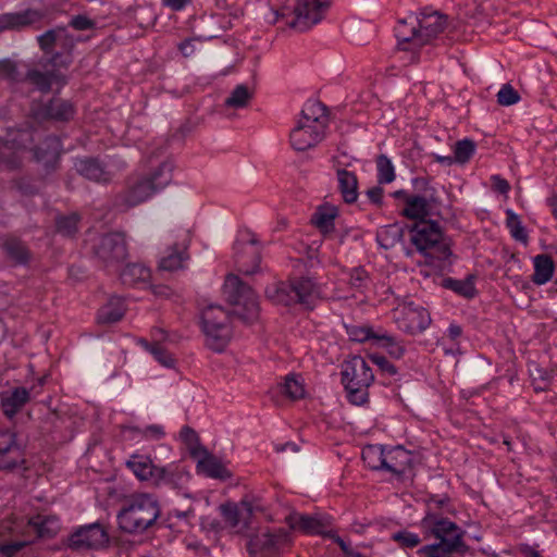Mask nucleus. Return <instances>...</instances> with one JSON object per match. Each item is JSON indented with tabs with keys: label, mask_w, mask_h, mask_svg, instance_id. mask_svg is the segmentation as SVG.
Returning a JSON list of instances; mask_svg holds the SVG:
<instances>
[{
	"label": "nucleus",
	"mask_w": 557,
	"mask_h": 557,
	"mask_svg": "<svg viewBox=\"0 0 557 557\" xmlns=\"http://www.w3.org/2000/svg\"><path fill=\"white\" fill-rule=\"evenodd\" d=\"M421 527L428 535L433 536L437 542L419 548L417 553L420 557L465 556L471 550L465 542L467 532L456 522L440 513L428 511L421 520Z\"/></svg>",
	"instance_id": "f257e3e1"
},
{
	"label": "nucleus",
	"mask_w": 557,
	"mask_h": 557,
	"mask_svg": "<svg viewBox=\"0 0 557 557\" xmlns=\"http://www.w3.org/2000/svg\"><path fill=\"white\" fill-rule=\"evenodd\" d=\"M160 516V503L154 495L135 493L125 499L116 518L122 532L141 534L154 527Z\"/></svg>",
	"instance_id": "f03ea898"
},
{
	"label": "nucleus",
	"mask_w": 557,
	"mask_h": 557,
	"mask_svg": "<svg viewBox=\"0 0 557 557\" xmlns=\"http://www.w3.org/2000/svg\"><path fill=\"white\" fill-rule=\"evenodd\" d=\"M173 169L172 162L164 161L149 174L131 178L120 196L123 205L135 207L165 188L173 178Z\"/></svg>",
	"instance_id": "7ed1b4c3"
},
{
	"label": "nucleus",
	"mask_w": 557,
	"mask_h": 557,
	"mask_svg": "<svg viewBox=\"0 0 557 557\" xmlns=\"http://www.w3.org/2000/svg\"><path fill=\"white\" fill-rule=\"evenodd\" d=\"M267 297L275 304L302 305L312 309L319 296V288L310 277H295L289 282H280L265 289Z\"/></svg>",
	"instance_id": "20e7f679"
},
{
	"label": "nucleus",
	"mask_w": 557,
	"mask_h": 557,
	"mask_svg": "<svg viewBox=\"0 0 557 557\" xmlns=\"http://www.w3.org/2000/svg\"><path fill=\"white\" fill-rule=\"evenodd\" d=\"M225 299L235 306L233 315L245 324H253L259 319L260 308L258 297L252 288L237 275L228 274L223 285Z\"/></svg>",
	"instance_id": "39448f33"
},
{
	"label": "nucleus",
	"mask_w": 557,
	"mask_h": 557,
	"mask_svg": "<svg viewBox=\"0 0 557 557\" xmlns=\"http://www.w3.org/2000/svg\"><path fill=\"white\" fill-rule=\"evenodd\" d=\"M341 375L348 400L357 406L366 404L368 388L374 381V374L367 361L360 356H354L344 363Z\"/></svg>",
	"instance_id": "423d86ee"
},
{
	"label": "nucleus",
	"mask_w": 557,
	"mask_h": 557,
	"mask_svg": "<svg viewBox=\"0 0 557 557\" xmlns=\"http://www.w3.org/2000/svg\"><path fill=\"white\" fill-rule=\"evenodd\" d=\"M231 315L220 306L210 305L201 313V326L206 344L213 351L221 352L232 338Z\"/></svg>",
	"instance_id": "0eeeda50"
},
{
	"label": "nucleus",
	"mask_w": 557,
	"mask_h": 557,
	"mask_svg": "<svg viewBox=\"0 0 557 557\" xmlns=\"http://www.w3.org/2000/svg\"><path fill=\"white\" fill-rule=\"evenodd\" d=\"M408 231L411 234L410 242L419 252L426 255L428 250H434L440 259H447L451 255L437 222L417 221L412 225H408Z\"/></svg>",
	"instance_id": "6e6552de"
},
{
	"label": "nucleus",
	"mask_w": 557,
	"mask_h": 557,
	"mask_svg": "<svg viewBox=\"0 0 557 557\" xmlns=\"http://www.w3.org/2000/svg\"><path fill=\"white\" fill-rule=\"evenodd\" d=\"M109 543V532L99 522L78 527L67 539V547L75 552L102 549L108 547Z\"/></svg>",
	"instance_id": "1a4fd4ad"
},
{
	"label": "nucleus",
	"mask_w": 557,
	"mask_h": 557,
	"mask_svg": "<svg viewBox=\"0 0 557 557\" xmlns=\"http://www.w3.org/2000/svg\"><path fill=\"white\" fill-rule=\"evenodd\" d=\"M95 256L107 269H115L127 258L125 235L121 232H111L100 237L94 247Z\"/></svg>",
	"instance_id": "9d476101"
},
{
	"label": "nucleus",
	"mask_w": 557,
	"mask_h": 557,
	"mask_svg": "<svg viewBox=\"0 0 557 557\" xmlns=\"http://www.w3.org/2000/svg\"><path fill=\"white\" fill-rule=\"evenodd\" d=\"M331 4V0H297L294 8L295 18L289 22V26L299 32L310 29L324 18Z\"/></svg>",
	"instance_id": "9b49d317"
},
{
	"label": "nucleus",
	"mask_w": 557,
	"mask_h": 557,
	"mask_svg": "<svg viewBox=\"0 0 557 557\" xmlns=\"http://www.w3.org/2000/svg\"><path fill=\"white\" fill-rule=\"evenodd\" d=\"M235 262L239 272L246 275L258 271L261 262L259 240L253 234L246 232L234 245Z\"/></svg>",
	"instance_id": "f8f14e48"
},
{
	"label": "nucleus",
	"mask_w": 557,
	"mask_h": 557,
	"mask_svg": "<svg viewBox=\"0 0 557 557\" xmlns=\"http://www.w3.org/2000/svg\"><path fill=\"white\" fill-rule=\"evenodd\" d=\"M516 3L518 0H474L466 11L467 24L480 30L491 25L492 18L506 11L505 3Z\"/></svg>",
	"instance_id": "ddd939ff"
},
{
	"label": "nucleus",
	"mask_w": 557,
	"mask_h": 557,
	"mask_svg": "<svg viewBox=\"0 0 557 557\" xmlns=\"http://www.w3.org/2000/svg\"><path fill=\"white\" fill-rule=\"evenodd\" d=\"M290 544L289 533L284 529L250 536L247 549L250 556L263 553H278Z\"/></svg>",
	"instance_id": "4468645a"
},
{
	"label": "nucleus",
	"mask_w": 557,
	"mask_h": 557,
	"mask_svg": "<svg viewBox=\"0 0 557 557\" xmlns=\"http://www.w3.org/2000/svg\"><path fill=\"white\" fill-rule=\"evenodd\" d=\"M418 21L420 29L418 36L419 47L431 44L447 27V15L441 14L437 11L420 12Z\"/></svg>",
	"instance_id": "2eb2a0df"
},
{
	"label": "nucleus",
	"mask_w": 557,
	"mask_h": 557,
	"mask_svg": "<svg viewBox=\"0 0 557 557\" xmlns=\"http://www.w3.org/2000/svg\"><path fill=\"white\" fill-rule=\"evenodd\" d=\"M325 129L322 126H313L312 124L297 122L292 129L289 138L292 147L297 151H306L315 147L323 140Z\"/></svg>",
	"instance_id": "dca6fc26"
},
{
	"label": "nucleus",
	"mask_w": 557,
	"mask_h": 557,
	"mask_svg": "<svg viewBox=\"0 0 557 557\" xmlns=\"http://www.w3.org/2000/svg\"><path fill=\"white\" fill-rule=\"evenodd\" d=\"M286 523L292 530L300 531L305 534H320L324 535L326 528L330 527L331 521L323 516H312L294 512L286 517Z\"/></svg>",
	"instance_id": "f3484780"
},
{
	"label": "nucleus",
	"mask_w": 557,
	"mask_h": 557,
	"mask_svg": "<svg viewBox=\"0 0 557 557\" xmlns=\"http://www.w3.org/2000/svg\"><path fill=\"white\" fill-rule=\"evenodd\" d=\"M193 457H199L197 468L207 476L220 480H226L232 473L215 456L211 455L203 446L191 449Z\"/></svg>",
	"instance_id": "a211bd4d"
},
{
	"label": "nucleus",
	"mask_w": 557,
	"mask_h": 557,
	"mask_svg": "<svg viewBox=\"0 0 557 557\" xmlns=\"http://www.w3.org/2000/svg\"><path fill=\"white\" fill-rule=\"evenodd\" d=\"M413 456L403 446L392 447L385 450L383 470L400 479L412 467Z\"/></svg>",
	"instance_id": "6ab92c4d"
},
{
	"label": "nucleus",
	"mask_w": 557,
	"mask_h": 557,
	"mask_svg": "<svg viewBox=\"0 0 557 557\" xmlns=\"http://www.w3.org/2000/svg\"><path fill=\"white\" fill-rule=\"evenodd\" d=\"M76 171L85 178L96 183H108L111 181V174L106 165L98 159L86 157L75 161Z\"/></svg>",
	"instance_id": "aec40b11"
},
{
	"label": "nucleus",
	"mask_w": 557,
	"mask_h": 557,
	"mask_svg": "<svg viewBox=\"0 0 557 557\" xmlns=\"http://www.w3.org/2000/svg\"><path fill=\"white\" fill-rule=\"evenodd\" d=\"M419 21L418 15L410 14L405 18L398 21L395 27V36L398 40V46L403 50H408L407 45H411L412 47L418 46V36H419Z\"/></svg>",
	"instance_id": "412c9836"
},
{
	"label": "nucleus",
	"mask_w": 557,
	"mask_h": 557,
	"mask_svg": "<svg viewBox=\"0 0 557 557\" xmlns=\"http://www.w3.org/2000/svg\"><path fill=\"white\" fill-rule=\"evenodd\" d=\"M431 323V317L426 309L419 308H407L404 312L403 321L399 323V327L411 335L418 334L426 330Z\"/></svg>",
	"instance_id": "4be33fe9"
},
{
	"label": "nucleus",
	"mask_w": 557,
	"mask_h": 557,
	"mask_svg": "<svg viewBox=\"0 0 557 557\" xmlns=\"http://www.w3.org/2000/svg\"><path fill=\"white\" fill-rule=\"evenodd\" d=\"M1 248L5 257L15 265H27L32 259L30 250L18 237H4L1 244Z\"/></svg>",
	"instance_id": "5701e85b"
},
{
	"label": "nucleus",
	"mask_w": 557,
	"mask_h": 557,
	"mask_svg": "<svg viewBox=\"0 0 557 557\" xmlns=\"http://www.w3.org/2000/svg\"><path fill=\"white\" fill-rule=\"evenodd\" d=\"M29 392L25 387H15L1 394V408L5 417L12 419L29 401Z\"/></svg>",
	"instance_id": "b1692460"
},
{
	"label": "nucleus",
	"mask_w": 557,
	"mask_h": 557,
	"mask_svg": "<svg viewBox=\"0 0 557 557\" xmlns=\"http://www.w3.org/2000/svg\"><path fill=\"white\" fill-rule=\"evenodd\" d=\"M125 465L139 481L149 484H151L158 469V466L153 463L149 456L139 454L132 455Z\"/></svg>",
	"instance_id": "393cba45"
},
{
	"label": "nucleus",
	"mask_w": 557,
	"mask_h": 557,
	"mask_svg": "<svg viewBox=\"0 0 557 557\" xmlns=\"http://www.w3.org/2000/svg\"><path fill=\"white\" fill-rule=\"evenodd\" d=\"M25 79L34 85L39 91L47 94L51 90L52 83L61 85L66 84V78L58 70L40 72L38 70H29Z\"/></svg>",
	"instance_id": "a878e982"
},
{
	"label": "nucleus",
	"mask_w": 557,
	"mask_h": 557,
	"mask_svg": "<svg viewBox=\"0 0 557 557\" xmlns=\"http://www.w3.org/2000/svg\"><path fill=\"white\" fill-rule=\"evenodd\" d=\"M432 195H413L407 199V203L401 210V215L407 219L417 221H424L430 215V200Z\"/></svg>",
	"instance_id": "bb28decb"
},
{
	"label": "nucleus",
	"mask_w": 557,
	"mask_h": 557,
	"mask_svg": "<svg viewBox=\"0 0 557 557\" xmlns=\"http://www.w3.org/2000/svg\"><path fill=\"white\" fill-rule=\"evenodd\" d=\"M337 216L338 208L330 203H324L317 208L311 216V222L326 236L334 232V221Z\"/></svg>",
	"instance_id": "cd10ccee"
},
{
	"label": "nucleus",
	"mask_w": 557,
	"mask_h": 557,
	"mask_svg": "<svg viewBox=\"0 0 557 557\" xmlns=\"http://www.w3.org/2000/svg\"><path fill=\"white\" fill-rule=\"evenodd\" d=\"M338 190L346 203H354L358 199V178L354 172L338 168L336 170Z\"/></svg>",
	"instance_id": "c85d7f7f"
},
{
	"label": "nucleus",
	"mask_w": 557,
	"mask_h": 557,
	"mask_svg": "<svg viewBox=\"0 0 557 557\" xmlns=\"http://www.w3.org/2000/svg\"><path fill=\"white\" fill-rule=\"evenodd\" d=\"M297 122L322 126L325 129L329 122L327 108L319 101H307Z\"/></svg>",
	"instance_id": "c756f323"
},
{
	"label": "nucleus",
	"mask_w": 557,
	"mask_h": 557,
	"mask_svg": "<svg viewBox=\"0 0 557 557\" xmlns=\"http://www.w3.org/2000/svg\"><path fill=\"white\" fill-rule=\"evenodd\" d=\"M125 311L123 298L113 296L98 310L97 320L101 324L115 323L124 317Z\"/></svg>",
	"instance_id": "7c9ffc66"
},
{
	"label": "nucleus",
	"mask_w": 557,
	"mask_h": 557,
	"mask_svg": "<svg viewBox=\"0 0 557 557\" xmlns=\"http://www.w3.org/2000/svg\"><path fill=\"white\" fill-rule=\"evenodd\" d=\"M184 480V473L177 466L169 465L166 467H158L154 473L151 485L153 486H169L171 488H180Z\"/></svg>",
	"instance_id": "2f4dec72"
},
{
	"label": "nucleus",
	"mask_w": 557,
	"mask_h": 557,
	"mask_svg": "<svg viewBox=\"0 0 557 557\" xmlns=\"http://www.w3.org/2000/svg\"><path fill=\"white\" fill-rule=\"evenodd\" d=\"M42 115L55 121H69L74 115L73 104L60 98H52L42 108Z\"/></svg>",
	"instance_id": "473e14b6"
},
{
	"label": "nucleus",
	"mask_w": 557,
	"mask_h": 557,
	"mask_svg": "<svg viewBox=\"0 0 557 557\" xmlns=\"http://www.w3.org/2000/svg\"><path fill=\"white\" fill-rule=\"evenodd\" d=\"M534 273L532 282L535 285H543L550 281L555 271L553 258L547 253H541L533 258Z\"/></svg>",
	"instance_id": "72a5a7b5"
},
{
	"label": "nucleus",
	"mask_w": 557,
	"mask_h": 557,
	"mask_svg": "<svg viewBox=\"0 0 557 557\" xmlns=\"http://www.w3.org/2000/svg\"><path fill=\"white\" fill-rule=\"evenodd\" d=\"M475 278L476 276L474 274H469L465 280L445 277L442 281V286L446 289L453 290L459 296L472 299L478 294L474 285Z\"/></svg>",
	"instance_id": "f704fd0d"
},
{
	"label": "nucleus",
	"mask_w": 557,
	"mask_h": 557,
	"mask_svg": "<svg viewBox=\"0 0 557 557\" xmlns=\"http://www.w3.org/2000/svg\"><path fill=\"white\" fill-rule=\"evenodd\" d=\"M406 228L408 225L399 223L382 226L376 233V240L381 247L389 249L403 240Z\"/></svg>",
	"instance_id": "c9c22d12"
},
{
	"label": "nucleus",
	"mask_w": 557,
	"mask_h": 557,
	"mask_svg": "<svg viewBox=\"0 0 557 557\" xmlns=\"http://www.w3.org/2000/svg\"><path fill=\"white\" fill-rule=\"evenodd\" d=\"M28 524L39 537H52L60 529L59 519L55 516L37 515L28 520Z\"/></svg>",
	"instance_id": "e433bc0d"
},
{
	"label": "nucleus",
	"mask_w": 557,
	"mask_h": 557,
	"mask_svg": "<svg viewBox=\"0 0 557 557\" xmlns=\"http://www.w3.org/2000/svg\"><path fill=\"white\" fill-rule=\"evenodd\" d=\"M150 276V270L140 263H128L120 273L122 284L127 286L145 283Z\"/></svg>",
	"instance_id": "4c0bfd02"
},
{
	"label": "nucleus",
	"mask_w": 557,
	"mask_h": 557,
	"mask_svg": "<svg viewBox=\"0 0 557 557\" xmlns=\"http://www.w3.org/2000/svg\"><path fill=\"white\" fill-rule=\"evenodd\" d=\"M187 245H173L169 253L161 258L159 269L164 271H175L183 267V262L188 258L186 253Z\"/></svg>",
	"instance_id": "58836bf2"
},
{
	"label": "nucleus",
	"mask_w": 557,
	"mask_h": 557,
	"mask_svg": "<svg viewBox=\"0 0 557 557\" xmlns=\"http://www.w3.org/2000/svg\"><path fill=\"white\" fill-rule=\"evenodd\" d=\"M385 450L382 445H367L361 451V458L369 469L381 471L384 467Z\"/></svg>",
	"instance_id": "ea45409f"
},
{
	"label": "nucleus",
	"mask_w": 557,
	"mask_h": 557,
	"mask_svg": "<svg viewBox=\"0 0 557 557\" xmlns=\"http://www.w3.org/2000/svg\"><path fill=\"white\" fill-rule=\"evenodd\" d=\"M253 92L246 85H237L231 95L224 100L225 108L244 109L249 106Z\"/></svg>",
	"instance_id": "a19ab883"
},
{
	"label": "nucleus",
	"mask_w": 557,
	"mask_h": 557,
	"mask_svg": "<svg viewBox=\"0 0 557 557\" xmlns=\"http://www.w3.org/2000/svg\"><path fill=\"white\" fill-rule=\"evenodd\" d=\"M81 216L76 212L55 216V232L64 237H73L78 231Z\"/></svg>",
	"instance_id": "79ce46f5"
},
{
	"label": "nucleus",
	"mask_w": 557,
	"mask_h": 557,
	"mask_svg": "<svg viewBox=\"0 0 557 557\" xmlns=\"http://www.w3.org/2000/svg\"><path fill=\"white\" fill-rule=\"evenodd\" d=\"M30 15V11L0 15V30L27 26L33 22Z\"/></svg>",
	"instance_id": "37998d69"
},
{
	"label": "nucleus",
	"mask_w": 557,
	"mask_h": 557,
	"mask_svg": "<svg viewBox=\"0 0 557 557\" xmlns=\"http://www.w3.org/2000/svg\"><path fill=\"white\" fill-rule=\"evenodd\" d=\"M60 141L55 136H48L40 146L35 147L34 154L38 161L55 159L59 156Z\"/></svg>",
	"instance_id": "c03bdc74"
},
{
	"label": "nucleus",
	"mask_w": 557,
	"mask_h": 557,
	"mask_svg": "<svg viewBox=\"0 0 557 557\" xmlns=\"http://www.w3.org/2000/svg\"><path fill=\"white\" fill-rule=\"evenodd\" d=\"M476 145L472 139L465 138L458 140L454 146V159L456 163L465 164L469 162L475 152Z\"/></svg>",
	"instance_id": "a18cd8bd"
},
{
	"label": "nucleus",
	"mask_w": 557,
	"mask_h": 557,
	"mask_svg": "<svg viewBox=\"0 0 557 557\" xmlns=\"http://www.w3.org/2000/svg\"><path fill=\"white\" fill-rule=\"evenodd\" d=\"M375 162L379 184L392 183L395 180V170L391 159L385 154H380Z\"/></svg>",
	"instance_id": "49530a36"
},
{
	"label": "nucleus",
	"mask_w": 557,
	"mask_h": 557,
	"mask_svg": "<svg viewBox=\"0 0 557 557\" xmlns=\"http://www.w3.org/2000/svg\"><path fill=\"white\" fill-rule=\"evenodd\" d=\"M506 225L516 240L527 243L528 234L525 228L523 227L519 215L510 209L506 211Z\"/></svg>",
	"instance_id": "de8ad7c7"
},
{
	"label": "nucleus",
	"mask_w": 557,
	"mask_h": 557,
	"mask_svg": "<svg viewBox=\"0 0 557 557\" xmlns=\"http://www.w3.org/2000/svg\"><path fill=\"white\" fill-rule=\"evenodd\" d=\"M145 348L159 361L162 366L171 368L174 366V358L168 352V350L161 346L159 343H148L147 341H141Z\"/></svg>",
	"instance_id": "09e8293b"
},
{
	"label": "nucleus",
	"mask_w": 557,
	"mask_h": 557,
	"mask_svg": "<svg viewBox=\"0 0 557 557\" xmlns=\"http://www.w3.org/2000/svg\"><path fill=\"white\" fill-rule=\"evenodd\" d=\"M347 333L351 341L358 343H364L370 339H374L377 342L380 333H375L373 329L369 325H352L347 327Z\"/></svg>",
	"instance_id": "8fccbe9b"
},
{
	"label": "nucleus",
	"mask_w": 557,
	"mask_h": 557,
	"mask_svg": "<svg viewBox=\"0 0 557 557\" xmlns=\"http://www.w3.org/2000/svg\"><path fill=\"white\" fill-rule=\"evenodd\" d=\"M281 392L294 400L302 398L305 395V388L295 375H287L285 377V382L281 386Z\"/></svg>",
	"instance_id": "3c124183"
},
{
	"label": "nucleus",
	"mask_w": 557,
	"mask_h": 557,
	"mask_svg": "<svg viewBox=\"0 0 557 557\" xmlns=\"http://www.w3.org/2000/svg\"><path fill=\"white\" fill-rule=\"evenodd\" d=\"M377 342L395 359H400L405 354V347L386 333L380 334Z\"/></svg>",
	"instance_id": "603ef678"
},
{
	"label": "nucleus",
	"mask_w": 557,
	"mask_h": 557,
	"mask_svg": "<svg viewBox=\"0 0 557 557\" xmlns=\"http://www.w3.org/2000/svg\"><path fill=\"white\" fill-rule=\"evenodd\" d=\"M392 540L398 543L401 548H414L421 543L417 533L401 530L392 534Z\"/></svg>",
	"instance_id": "864d4df0"
},
{
	"label": "nucleus",
	"mask_w": 557,
	"mask_h": 557,
	"mask_svg": "<svg viewBox=\"0 0 557 557\" xmlns=\"http://www.w3.org/2000/svg\"><path fill=\"white\" fill-rule=\"evenodd\" d=\"M75 42L76 39L65 27H57V46L61 48V52L72 54Z\"/></svg>",
	"instance_id": "5fc2aeb1"
},
{
	"label": "nucleus",
	"mask_w": 557,
	"mask_h": 557,
	"mask_svg": "<svg viewBox=\"0 0 557 557\" xmlns=\"http://www.w3.org/2000/svg\"><path fill=\"white\" fill-rule=\"evenodd\" d=\"M519 100L518 91L509 84H505L497 94V102L500 106H512Z\"/></svg>",
	"instance_id": "6e6d98bb"
},
{
	"label": "nucleus",
	"mask_w": 557,
	"mask_h": 557,
	"mask_svg": "<svg viewBox=\"0 0 557 557\" xmlns=\"http://www.w3.org/2000/svg\"><path fill=\"white\" fill-rule=\"evenodd\" d=\"M14 449H18L16 434L9 430L0 431V456H4Z\"/></svg>",
	"instance_id": "4d7b16f0"
},
{
	"label": "nucleus",
	"mask_w": 557,
	"mask_h": 557,
	"mask_svg": "<svg viewBox=\"0 0 557 557\" xmlns=\"http://www.w3.org/2000/svg\"><path fill=\"white\" fill-rule=\"evenodd\" d=\"M0 77L10 82L21 81L16 63L8 59L0 61Z\"/></svg>",
	"instance_id": "13d9d810"
},
{
	"label": "nucleus",
	"mask_w": 557,
	"mask_h": 557,
	"mask_svg": "<svg viewBox=\"0 0 557 557\" xmlns=\"http://www.w3.org/2000/svg\"><path fill=\"white\" fill-rule=\"evenodd\" d=\"M72 62V54L58 51L52 53L51 57L47 59L45 66L51 65L53 70H57V67L67 69Z\"/></svg>",
	"instance_id": "bf43d9fd"
},
{
	"label": "nucleus",
	"mask_w": 557,
	"mask_h": 557,
	"mask_svg": "<svg viewBox=\"0 0 557 557\" xmlns=\"http://www.w3.org/2000/svg\"><path fill=\"white\" fill-rule=\"evenodd\" d=\"M40 49L45 53H51L54 46H57V28L49 29L38 36L37 38Z\"/></svg>",
	"instance_id": "052dcab7"
},
{
	"label": "nucleus",
	"mask_w": 557,
	"mask_h": 557,
	"mask_svg": "<svg viewBox=\"0 0 557 557\" xmlns=\"http://www.w3.org/2000/svg\"><path fill=\"white\" fill-rule=\"evenodd\" d=\"M224 519L230 523L231 527H237L240 522L242 513L234 504H223L220 507Z\"/></svg>",
	"instance_id": "680f3d73"
},
{
	"label": "nucleus",
	"mask_w": 557,
	"mask_h": 557,
	"mask_svg": "<svg viewBox=\"0 0 557 557\" xmlns=\"http://www.w3.org/2000/svg\"><path fill=\"white\" fill-rule=\"evenodd\" d=\"M369 275L363 268H355L349 274V284L356 289H361L366 286Z\"/></svg>",
	"instance_id": "e2e57ef3"
},
{
	"label": "nucleus",
	"mask_w": 557,
	"mask_h": 557,
	"mask_svg": "<svg viewBox=\"0 0 557 557\" xmlns=\"http://www.w3.org/2000/svg\"><path fill=\"white\" fill-rule=\"evenodd\" d=\"M180 436H181L182 441L189 447L190 450L193 448L202 446L200 444L198 434L190 426H187V425L183 426L180 432Z\"/></svg>",
	"instance_id": "0e129e2a"
},
{
	"label": "nucleus",
	"mask_w": 557,
	"mask_h": 557,
	"mask_svg": "<svg viewBox=\"0 0 557 557\" xmlns=\"http://www.w3.org/2000/svg\"><path fill=\"white\" fill-rule=\"evenodd\" d=\"M370 359L383 373L388 375H395L397 373L396 367L389 362L386 357L375 354L372 355Z\"/></svg>",
	"instance_id": "69168bd1"
},
{
	"label": "nucleus",
	"mask_w": 557,
	"mask_h": 557,
	"mask_svg": "<svg viewBox=\"0 0 557 557\" xmlns=\"http://www.w3.org/2000/svg\"><path fill=\"white\" fill-rule=\"evenodd\" d=\"M133 430L144 437L153 440H160L165 434L163 428L158 424L148 425L143 430H140L139 428H134Z\"/></svg>",
	"instance_id": "338daca9"
},
{
	"label": "nucleus",
	"mask_w": 557,
	"mask_h": 557,
	"mask_svg": "<svg viewBox=\"0 0 557 557\" xmlns=\"http://www.w3.org/2000/svg\"><path fill=\"white\" fill-rule=\"evenodd\" d=\"M69 26L73 27L77 30H86L91 29L95 27V22L87 17L86 15H75L73 16L70 22Z\"/></svg>",
	"instance_id": "774afa93"
}]
</instances>
